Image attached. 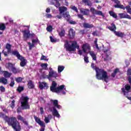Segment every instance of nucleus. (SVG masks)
<instances>
[{"label":"nucleus","mask_w":131,"mask_h":131,"mask_svg":"<svg viewBox=\"0 0 131 131\" xmlns=\"http://www.w3.org/2000/svg\"><path fill=\"white\" fill-rule=\"evenodd\" d=\"M91 12L94 15H96V13L97 12V10L95 9V8L91 7L90 9Z\"/></svg>","instance_id":"obj_42"},{"label":"nucleus","mask_w":131,"mask_h":131,"mask_svg":"<svg viewBox=\"0 0 131 131\" xmlns=\"http://www.w3.org/2000/svg\"><path fill=\"white\" fill-rule=\"evenodd\" d=\"M12 54L14 56H15L17 58V59H19L22 56H21V55H20V53H19V52H18V51L17 50H14L12 51Z\"/></svg>","instance_id":"obj_21"},{"label":"nucleus","mask_w":131,"mask_h":131,"mask_svg":"<svg viewBox=\"0 0 131 131\" xmlns=\"http://www.w3.org/2000/svg\"><path fill=\"white\" fill-rule=\"evenodd\" d=\"M0 91H1V92H2L3 93H4L6 91V89H5L4 87L3 86H0Z\"/></svg>","instance_id":"obj_57"},{"label":"nucleus","mask_w":131,"mask_h":131,"mask_svg":"<svg viewBox=\"0 0 131 131\" xmlns=\"http://www.w3.org/2000/svg\"><path fill=\"white\" fill-rule=\"evenodd\" d=\"M17 119L18 120H20V121H22V122H23V123H25V124L27 125V122L25 121V119L21 116V115H18L17 116Z\"/></svg>","instance_id":"obj_25"},{"label":"nucleus","mask_w":131,"mask_h":131,"mask_svg":"<svg viewBox=\"0 0 131 131\" xmlns=\"http://www.w3.org/2000/svg\"><path fill=\"white\" fill-rule=\"evenodd\" d=\"M8 81V80L4 77L0 78V82L3 83V84H6Z\"/></svg>","instance_id":"obj_32"},{"label":"nucleus","mask_w":131,"mask_h":131,"mask_svg":"<svg viewBox=\"0 0 131 131\" xmlns=\"http://www.w3.org/2000/svg\"><path fill=\"white\" fill-rule=\"evenodd\" d=\"M64 48L67 51L69 52H73L76 49H79V46L77 45L76 41H66L64 43Z\"/></svg>","instance_id":"obj_4"},{"label":"nucleus","mask_w":131,"mask_h":131,"mask_svg":"<svg viewBox=\"0 0 131 131\" xmlns=\"http://www.w3.org/2000/svg\"><path fill=\"white\" fill-rule=\"evenodd\" d=\"M111 54V52L109 49H105L103 51L102 54V58L104 59V61H107L109 59V56Z\"/></svg>","instance_id":"obj_12"},{"label":"nucleus","mask_w":131,"mask_h":131,"mask_svg":"<svg viewBox=\"0 0 131 131\" xmlns=\"http://www.w3.org/2000/svg\"><path fill=\"white\" fill-rule=\"evenodd\" d=\"M82 2L85 4V5H87V6H89L90 7L92 6V3L89 2V0H82Z\"/></svg>","instance_id":"obj_39"},{"label":"nucleus","mask_w":131,"mask_h":131,"mask_svg":"<svg viewBox=\"0 0 131 131\" xmlns=\"http://www.w3.org/2000/svg\"><path fill=\"white\" fill-rule=\"evenodd\" d=\"M30 36V34L29 33V31L28 30H25L24 31V37L25 40H26L27 38H29Z\"/></svg>","instance_id":"obj_20"},{"label":"nucleus","mask_w":131,"mask_h":131,"mask_svg":"<svg viewBox=\"0 0 131 131\" xmlns=\"http://www.w3.org/2000/svg\"><path fill=\"white\" fill-rule=\"evenodd\" d=\"M40 60H44V61H48V59H47V56L45 55H42L41 56Z\"/></svg>","instance_id":"obj_56"},{"label":"nucleus","mask_w":131,"mask_h":131,"mask_svg":"<svg viewBox=\"0 0 131 131\" xmlns=\"http://www.w3.org/2000/svg\"><path fill=\"white\" fill-rule=\"evenodd\" d=\"M64 69H65V67L63 66H58L57 69L58 73L59 74V73H61V72H62Z\"/></svg>","instance_id":"obj_29"},{"label":"nucleus","mask_w":131,"mask_h":131,"mask_svg":"<svg viewBox=\"0 0 131 131\" xmlns=\"http://www.w3.org/2000/svg\"><path fill=\"white\" fill-rule=\"evenodd\" d=\"M46 18H52V17H53V16L51 14L47 13L46 14Z\"/></svg>","instance_id":"obj_58"},{"label":"nucleus","mask_w":131,"mask_h":131,"mask_svg":"<svg viewBox=\"0 0 131 131\" xmlns=\"http://www.w3.org/2000/svg\"><path fill=\"white\" fill-rule=\"evenodd\" d=\"M60 36H64L65 35V31L64 30H62L59 33Z\"/></svg>","instance_id":"obj_52"},{"label":"nucleus","mask_w":131,"mask_h":131,"mask_svg":"<svg viewBox=\"0 0 131 131\" xmlns=\"http://www.w3.org/2000/svg\"><path fill=\"white\" fill-rule=\"evenodd\" d=\"M48 63H42L41 64V67L45 70H48Z\"/></svg>","instance_id":"obj_35"},{"label":"nucleus","mask_w":131,"mask_h":131,"mask_svg":"<svg viewBox=\"0 0 131 131\" xmlns=\"http://www.w3.org/2000/svg\"><path fill=\"white\" fill-rule=\"evenodd\" d=\"M23 90H24V88H23V86H18V88H17V91L18 92H19V93H20V92H22V91H23Z\"/></svg>","instance_id":"obj_55"},{"label":"nucleus","mask_w":131,"mask_h":131,"mask_svg":"<svg viewBox=\"0 0 131 131\" xmlns=\"http://www.w3.org/2000/svg\"><path fill=\"white\" fill-rule=\"evenodd\" d=\"M91 67L95 70L96 73V78L99 80H104L105 82H108V79H109V76L107 74V72L104 70L99 69L97 68L95 64L92 63Z\"/></svg>","instance_id":"obj_2"},{"label":"nucleus","mask_w":131,"mask_h":131,"mask_svg":"<svg viewBox=\"0 0 131 131\" xmlns=\"http://www.w3.org/2000/svg\"><path fill=\"white\" fill-rule=\"evenodd\" d=\"M11 71H12V72H13V73H14V74L18 73V72H20V71L18 69H16V68H15V67H14L11 69Z\"/></svg>","instance_id":"obj_38"},{"label":"nucleus","mask_w":131,"mask_h":131,"mask_svg":"<svg viewBox=\"0 0 131 131\" xmlns=\"http://www.w3.org/2000/svg\"><path fill=\"white\" fill-rule=\"evenodd\" d=\"M53 118V116L52 115H49L47 116H45V121L46 123H49L51 121V119Z\"/></svg>","instance_id":"obj_18"},{"label":"nucleus","mask_w":131,"mask_h":131,"mask_svg":"<svg viewBox=\"0 0 131 131\" xmlns=\"http://www.w3.org/2000/svg\"><path fill=\"white\" fill-rule=\"evenodd\" d=\"M55 107H56V108H57V109H62V106H61L60 105H59V104L58 105H57Z\"/></svg>","instance_id":"obj_61"},{"label":"nucleus","mask_w":131,"mask_h":131,"mask_svg":"<svg viewBox=\"0 0 131 131\" xmlns=\"http://www.w3.org/2000/svg\"><path fill=\"white\" fill-rule=\"evenodd\" d=\"M42 127L40 129V131H45V128L46 127V126H41Z\"/></svg>","instance_id":"obj_64"},{"label":"nucleus","mask_w":131,"mask_h":131,"mask_svg":"<svg viewBox=\"0 0 131 131\" xmlns=\"http://www.w3.org/2000/svg\"><path fill=\"white\" fill-rule=\"evenodd\" d=\"M127 73V75L129 76L128 78H131V69H128Z\"/></svg>","instance_id":"obj_53"},{"label":"nucleus","mask_w":131,"mask_h":131,"mask_svg":"<svg viewBox=\"0 0 131 131\" xmlns=\"http://www.w3.org/2000/svg\"><path fill=\"white\" fill-rule=\"evenodd\" d=\"M113 1V2H114V3H115V4H116V5H115L114 7L115 8H117L118 9H122V10H126L127 12L128 13V14H130V15H131V8L130 6H127L125 7L122 5L120 4V2H119V1L118 0H112Z\"/></svg>","instance_id":"obj_7"},{"label":"nucleus","mask_w":131,"mask_h":131,"mask_svg":"<svg viewBox=\"0 0 131 131\" xmlns=\"http://www.w3.org/2000/svg\"><path fill=\"white\" fill-rule=\"evenodd\" d=\"M11 75L12 74L8 72V71L4 72V76L6 77V78H8V77H11Z\"/></svg>","instance_id":"obj_31"},{"label":"nucleus","mask_w":131,"mask_h":131,"mask_svg":"<svg viewBox=\"0 0 131 131\" xmlns=\"http://www.w3.org/2000/svg\"><path fill=\"white\" fill-rule=\"evenodd\" d=\"M122 92L123 93L124 96L128 99V100H129V101H131V97H128L129 95V93H131V89H130V85L128 84H126L121 89Z\"/></svg>","instance_id":"obj_9"},{"label":"nucleus","mask_w":131,"mask_h":131,"mask_svg":"<svg viewBox=\"0 0 131 131\" xmlns=\"http://www.w3.org/2000/svg\"><path fill=\"white\" fill-rule=\"evenodd\" d=\"M93 48L97 49L98 51H100V48L98 46V39L96 38L94 41V45L93 46Z\"/></svg>","instance_id":"obj_30"},{"label":"nucleus","mask_w":131,"mask_h":131,"mask_svg":"<svg viewBox=\"0 0 131 131\" xmlns=\"http://www.w3.org/2000/svg\"><path fill=\"white\" fill-rule=\"evenodd\" d=\"M28 86L29 89H33L34 88V83L31 80L28 81Z\"/></svg>","instance_id":"obj_24"},{"label":"nucleus","mask_w":131,"mask_h":131,"mask_svg":"<svg viewBox=\"0 0 131 131\" xmlns=\"http://www.w3.org/2000/svg\"><path fill=\"white\" fill-rule=\"evenodd\" d=\"M55 18H56V19H62V15H57L55 16Z\"/></svg>","instance_id":"obj_59"},{"label":"nucleus","mask_w":131,"mask_h":131,"mask_svg":"<svg viewBox=\"0 0 131 131\" xmlns=\"http://www.w3.org/2000/svg\"><path fill=\"white\" fill-rule=\"evenodd\" d=\"M109 13H110V16H112V17H113V18H115V19L117 18V15H116L115 13H114V12L110 11Z\"/></svg>","instance_id":"obj_36"},{"label":"nucleus","mask_w":131,"mask_h":131,"mask_svg":"<svg viewBox=\"0 0 131 131\" xmlns=\"http://www.w3.org/2000/svg\"><path fill=\"white\" fill-rule=\"evenodd\" d=\"M22 77H18V78H15V81L16 82H21L23 80Z\"/></svg>","instance_id":"obj_45"},{"label":"nucleus","mask_w":131,"mask_h":131,"mask_svg":"<svg viewBox=\"0 0 131 131\" xmlns=\"http://www.w3.org/2000/svg\"><path fill=\"white\" fill-rule=\"evenodd\" d=\"M49 4L51 5H54L56 8H59L60 7V0H48Z\"/></svg>","instance_id":"obj_14"},{"label":"nucleus","mask_w":131,"mask_h":131,"mask_svg":"<svg viewBox=\"0 0 131 131\" xmlns=\"http://www.w3.org/2000/svg\"><path fill=\"white\" fill-rule=\"evenodd\" d=\"M50 40L51 42H56L57 39L56 38H54L52 36L50 37Z\"/></svg>","instance_id":"obj_46"},{"label":"nucleus","mask_w":131,"mask_h":131,"mask_svg":"<svg viewBox=\"0 0 131 131\" xmlns=\"http://www.w3.org/2000/svg\"><path fill=\"white\" fill-rule=\"evenodd\" d=\"M90 54V56H91L93 60L94 61H96L97 60V56H96V54H95V52L94 51H90L89 52Z\"/></svg>","instance_id":"obj_23"},{"label":"nucleus","mask_w":131,"mask_h":131,"mask_svg":"<svg viewBox=\"0 0 131 131\" xmlns=\"http://www.w3.org/2000/svg\"><path fill=\"white\" fill-rule=\"evenodd\" d=\"M10 86H11L12 88H13V86H14V85H15V81H14V80L13 79V78L11 80V83L10 84Z\"/></svg>","instance_id":"obj_54"},{"label":"nucleus","mask_w":131,"mask_h":131,"mask_svg":"<svg viewBox=\"0 0 131 131\" xmlns=\"http://www.w3.org/2000/svg\"><path fill=\"white\" fill-rule=\"evenodd\" d=\"M6 49L7 50L8 53H11L12 45L9 43H7L6 45Z\"/></svg>","instance_id":"obj_27"},{"label":"nucleus","mask_w":131,"mask_h":131,"mask_svg":"<svg viewBox=\"0 0 131 131\" xmlns=\"http://www.w3.org/2000/svg\"><path fill=\"white\" fill-rule=\"evenodd\" d=\"M5 29H6V26H5V24H0V30H5Z\"/></svg>","instance_id":"obj_43"},{"label":"nucleus","mask_w":131,"mask_h":131,"mask_svg":"<svg viewBox=\"0 0 131 131\" xmlns=\"http://www.w3.org/2000/svg\"><path fill=\"white\" fill-rule=\"evenodd\" d=\"M0 117L4 118L6 121H7L9 125H11L13 129L15 131H20L21 126H20V123L17 121V119L15 117H11L9 118L8 116H6L3 113H0Z\"/></svg>","instance_id":"obj_1"},{"label":"nucleus","mask_w":131,"mask_h":131,"mask_svg":"<svg viewBox=\"0 0 131 131\" xmlns=\"http://www.w3.org/2000/svg\"><path fill=\"white\" fill-rule=\"evenodd\" d=\"M83 57H84V62H85V63H89V57L85 56V54H84V56H83Z\"/></svg>","instance_id":"obj_49"},{"label":"nucleus","mask_w":131,"mask_h":131,"mask_svg":"<svg viewBox=\"0 0 131 131\" xmlns=\"http://www.w3.org/2000/svg\"><path fill=\"white\" fill-rule=\"evenodd\" d=\"M29 98L27 97L23 96L20 99V101L21 103V106L23 109H29L30 106L28 101Z\"/></svg>","instance_id":"obj_8"},{"label":"nucleus","mask_w":131,"mask_h":131,"mask_svg":"<svg viewBox=\"0 0 131 131\" xmlns=\"http://www.w3.org/2000/svg\"><path fill=\"white\" fill-rule=\"evenodd\" d=\"M71 9H72V10H73V11H75V12H76V13L78 12V10H77V8H76V7L75 6H71Z\"/></svg>","instance_id":"obj_47"},{"label":"nucleus","mask_w":131,"mask_h":131,"mask_svg":"<svg viewBox=\"0 0 131 131\" xmlns=\"http://www.w3.org/2000/svg\"><path fill=\"white\" fill-rule=\"evenodd\" d=\"M10 107L13 109L14 107H15V100H12L11 103L10 104Z\"/></svg>","instance_id":"obj_50"},{"label":"nucleus","mask_w":131,"mask_h":131,"mask_svg":"<svg viewBox=\"0 0 131 131\" xmlns=\"http://www.w3.org/2000/svg\"><path fill=\"white\" fill-rule=\"evenodd\" d=\"M69 23H70V24H76V22L73 21V20H71L69 21Z\"/></svg>","instance_id":"obj_63"},{"label":"nucleus","mask_w":131,"mask_h":131,"mask_svg":"<svg viewBox=\"0 0 131 131\" xmlns=\"http://www.w3.org/2000/svg\"><path fill=\"white\" fill-rule=\"evenodd\" d=\"M50 91L53 93H56V94L61 95H66V93H67L65 85H61L57 88V83L54 81L52 82V85L50 87Z\"/></svg>","instance_id":"obj_3"},{"label":"nucleus","mask_w":131,"mask_h":131,"mask_svg":"<svg viewBox=\"0 0 131 131\" xmlns=\"http://www.w3.org/2000/svg\"><path fill=\"white\" fill-rule=\"evenodd\" d=\"M51 103H52L53 106L52 107H49V110L52 112V115L53 116L57 117V118H60L61 117V116L60 115V114H59V112H58V110L56 108L55 106L58 105V100H51Z\"/></svg>","instance_id":"obj_5"},{"label":"nucleus","mask_w":131,"mask_h":131,"mask_svg":"<svg viewBox=\"0 0 131 131\" xmlns=\"http://www.w3.org/2000/svg\"><path fill=\"white\" fill-rule=\"evenodd\" d=\"M78 18H80L82 20V19H83V15H82V14H78Z\"/></svg>","instance_id":"obj_60"},{"label":"nucleus","mask_w":131,"mask_h":131,"mask_svg":"<svg viewBox=\"0 0 131 131\" xmlns=\"http://www.w3.org/2000/svg\"><path fill=\"white\" fill-rule=\"evenodd\" d=\"M28 45H29V46L30 50H31L32 49H33V48H34V46H35V44H34L32 42V43L31 42H28Z\"/></svg>","instance_id":"obj_40"},{"label":"nucleus","mask_w":131,"mask_h":131,"mask_svg":"<svg viewBox=\"0 0 131 131\" xmlns=\"http://www.w3.org/2000/svg\"><path fill=\"white\" fill-rule=\"evenodd\" d=\"M118 72H119V69H116L114 71V73L112 74V77H115L117 73H118Z\"/></svg>","instance_id":"obj_34"},{"label":"nucleus","mask_w":131,"mask_h":131,"mask_svg":"<svg viewBox=\"0 0 131 131\" xmlns=\"http://www.w3.org/2000/svg\"><path fill=\"white\" fill-rule=\"evenodd\" d=\"M95 15H99V16H103V13L102 11H96V12L95 13Z\"/></svg>","instance_id":"obj_51"},{"label":"nucleus","mask_w":131,"mask_h":131,"mask_svg":"<svg viewBox=\"0 0 131 131\" xmlns=\"http://www.w3.org/2000/svg\"><path fill=\"white\" fill-rule=\"evenodd\" d=\"M37 42H39L38 38L34 39L32 40V43H34V45H36Z\"/></svg>","instance_id":"obj_44"},{"label":"nucleus","mask_w":131,"mask_h":131,"mask_svg":"<svg viewBox=\"0 0 131 131\" xmlns=\"http://www.w3.org/2000/svg\"><path fill=\"white\" fill-rule=\"evenodd\" d=\"M52 29H53V27H52V26H49L47 28V30L49 32H51V31H52Z\"/></svg>","instance_id":"obj_48"},{"label":"nucleus","mask_w":131,"mask_h":131,"mask_svg":"<svg viewBox=\"0 0 131 131\" xmlns=\"http://www.w3.org/2000/svg\"><path fill=\"white\" fill-rule=\"evenodd\" d=\"M119 16H120V19H131V17L130 15L127 14V13H119Z\"/></svg>","instance_id":"obj_16"},{"label":"nucleus","mask_w":131,"mask_h":131,"mask_svg":"<svg viewBox=\"0 0 131 131\" xmlns=\"http://www.w3.org/2000/svg\"><path fill=\"white\" fill-rule=\"evenodd\" d=\"M69 36L71 39L74 38V36H75V32L73 30V29H70L69 30Z\"/></svg>","instance_id":"obj_19"},{"label":"nucleus","mask_w":131,"mask_h":131,"mask_svg":"<svg viewBox=\"0 0 131 131\" xmlns=\"http://www.w3.org/2000/svg\"><path fill=\"white\" fill-rule=\"evenodd\" d=\"M6 67L8 69H12L14 67V64L11 63H8L6 64Z\"/></svg>","instance_id":"obj_37"},{"label":"nucleus","mask_w":131,"mask_h":131,"mask_svg":"<svg viewBox=\"0 0 131 131\" xmlns=\"http://www.w3.org/2000/svg\"><path fill=\"white\" fill-rule=\"evenodd\" d=\"M40 111L41 115L43 114L44 111H43V108L40 107Z\"/></svg>","instance_id":"obj_62"},{"label":"nucleus","mask_w":131,"mask_h":131,"mask_svg":"<svg viewBox=\"0 0 131 131\" xmlns=\"http://www.w3.org/2000/svg\"><path fill=\"white\" fill-rule=\"evenodd\" d=\"M57 77H60V74H58L56 71L53 70V68H49V80H52L53 78L57 79Z\"/></svg>","instance_id":"obj_10"},{"label":"nucleus","mask_w":131,"mask_h":131,"mask_svg":"<svg viewBox=\"0 0 131 131\" xmlns=\"http://www.w3.org/2000/svg\"><path fill=\"white\" fill-rule=\"evenodd\" d=\"M34 118L36 122H37V123H38V124H39V125H40L41 126H46V124H45V123H43V121H41V120H40V119H39L38 117L34 116Z\"/></svg>","instance_id":"obj_15"},{"label":"nucleus","mask_w":131,"mask_h":131,"mask_svg":"<svg viewBox=\"0 0 131 131\" xmlns=\"http://www.w3.org/2000/svg\"><path fill=\"white\" fill-rule=\"evenodd\" d=\"M82 50H79L78 52V55L80 56H84L85 54H89L91 52V46L88 43L83 44L82 46Z\"/></svg>","instance_id":"obj_6"},{"label":"nucleus","mask_w":131,"mask_h":131,"mask_svg":"<svg viewBox=\"0 0 131 131\" xmlns=\"http://www.w3.org/2000/svg\"><path fill=\"white\" fill-rule=\"evenodd\" d=\"M111 27H108V29H110V30H111V31H114V32L115 33V30H116V26H115V25H114V24H112Z\"/></svg>","instance_id":"obj_28"},{"label":"nucleus","mask_w":131,"mask_h":131,"mask_svg":"<svg viewBox=\"0 0 131 131\" xmlns=\"http://www.w3.org/2000/svg\"><path fill=\"white\" fill-rule=\"evenodd\" d=\"M83 26H84V28H92V27H94V26H93V25H90L88 23H84L83 24Z\"/></svg>","instance_id":"obj_33"},{"label":"nucleus","mask_w":131,"mask_h":131,"mask_svg":"<svg viewBox=\"0 0 131 131\" xmlns=\"http://www.w3.org/2000/svg\"><path fill=\"white\" fill-rule=\"evenodd\" d=\"M39 88L40 90H47L49 89V85L46 82H39Z\"/></svg>","instance_id":"obj_13"},{"label":"nucleus","mask_w":131,"mask_h":131,"mask_svg":"<svg viewBox=\"0 0 131 131\" xmlns=\"http://www.w3.org/2000/svg\"><path fill=\"white\" fill-rule=\"evenodd\" d=\"M18 60H20L21 61L20 63V66L21 67H24L26 65V63H27V60L23 57L21 56Z\"/></svg>","instance_id":"obj_17"},{"label":"nucleus","mask_w":131,"mask_h":131,"mask_svg":"<svg viewBox=\"0 0 131 131\" xmlns=\"http://www.w3.org/2000/svg\"><path fill=\"white\" fill-rule=\"evenodd\" d=\"M80 13L83 15H88L89 13H90V10L89 9H84L83 8H81L80 9Z\"/></svg>","instance_id":"obj_22"},{"label":"nucleus","mask_w":131,"mask_h":131,"mask_svg":"<svg viewBox=\"0 0 131 131\" xmlns=\"http://www.w3.org/2000/svg\"><path fill=\"white\" fill-rule=\"evenodd\" d=\"M67 11V8L65 7H59L60 14H63V18H65L67 20V21H68L69 19H70V15H69V12H66V13H64Z\"/></svg>","instance_id":"obj_11"},{"label":"nucleus","mask_w":131,"mask_h":131,"mask_svg":"<svg viewBox=\"0 0 131 131\" xmlns=\"http://www.w3.org/2000/svg\"><path fill=\"white\" fill-rule=\"evenodd\" d=\"M114 33L115 35L119 36V37H123L124 36V33L121 32L115 31Z\"/></svg>","instance_id":"obj_26"},{"label":"nucleus","mask_w":131,"mask_h":131,"mask_svg":"<svg viewBox=\"0 0 131 131\" xmlns=\"http://www.w3.org/2000/svg\"><path fill=\"white\" fill-rule=\"evenodd\" d=\"M41 77L42 78H44V79L47 78L48 79H49V75H47L46 73H44L41 75Z\"/></svg>","instance_id":"obj_41"}]
</instances>
